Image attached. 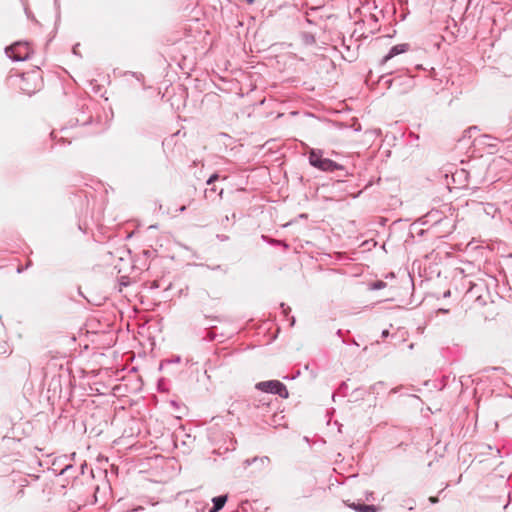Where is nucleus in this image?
Here are the masks:
<instances>
[{
    "label": "nucleus",
    "instance_id": "1",
    "mask_svg": "<svg viewBox=\"0 0 512 512\" xmlns=\"http://www.w3.org/2000/svg\"><path fill=\"white\" fill-rule=\"evenodd\" d=\"M19 89L26 95L31 96L40 91L43 87L42 71L39 67L33 66L30 70L20 75Z\"/></svg>",
    "mask_w": 512,
    "mask_h": 512
},
{
    "label": "nucleus",
    "instance_id": "2",
    "mask_svg": "<svg viewBox=\"0 0 512 512\" xmlns=\"http://www.w3.org/2000/svg\"><path fill=\"white\" fill-rule=\"evenodd\" d=\"M31 52L32 49L27 42H16L6 49V54L15 61L27 59Z\"/></svg>",
    "mask_w": 512,
    "mask_h": 512
},
{
    "label": "nucleus",
    "instance_id": "3",
    "mask_svg": "<svg viewBox=\"0 0 512 512\" xmlns=\"http://www.w3.org/2000/svg\"><path fill=\"white\" fill-rule=\"evenodd\" d=\"M309 162L312 166L322 171H334L338 168L337 163L328 158H324L320 152L315 150L309 153Z\"/></svg>",
    "mask_w": 512,
    "mask_h": 512
},
{
    "label": "nucleus",
    "instance_id": "4",
    "mask_svg": "<svg viewBox=\"0 0 512 512\" xmlns=\"http://www.w3.org/2000/svg\"><path fill=\"white\" fill-rule=\"evenodd\" d=\"M256 388L264 391L277 394L282 398L288 397V391L283 383L278 380L264 381L256 385Z\"/></svg>",
    "mask_w": 512,
    "mask_h": 512
},
{
    "label": "nucleus",
    "instance_id": "5",
    "mask_svg": "<svg viewBox=\"0 0 512 512\" xmlns=\"http://www.w3.org/2000/svg\"><path fill=\"white\" fill-rule=\"evenodd\" d=\"M408 50V44H399L391 48L389 53L383 58V63H386L394 56L404 53Z\"/></svg>",
    "mask_w": 512,
    "mask_h": 512
},
{
    "label": "nucleus",
    "instance_id": "6",
    "mask_svg": "<svg viewBox=\"0 0 512 512\" xmlns=\"http://www.w3.org/2000/svg\"><path fill=\"white\" fill-rule=\"evenodd\" d=\"M227 501V496H218L213 498L214 506L209 512H218L220 509L223 508Z\"/></svg>",
    "mask_w": 512,
    "mask_h": 512
},
{
    "label": "nucleus",
    "instance_id": "7",
    "mask_svg": "<svg viewBox=\"0 0 512 512\" xmlns=\"http://www.w3.org/2000/svg\"><path fill=\"white\" fill-rule=\"evenodd\" d=\"M354 509H356L357 511L359 512H375V509L373 506H370V505H358V506H354Z\"/></svg>",
    "mask_w": 512,
    "mask_h": 512
},
{
    "label": "nucleus",
    "instance_id": "8",
    "mask_svg": "<svg viewBox=\"0 0 512 512\" xmlns=\"http://www.w3.org/2000/svg\"><path fill=\"white\" fill-rule=\"evenodd\" d=\"M386 286V283L379 280V281H376L374 283L371 284V289L373 290H377V289H382Z\"/></svg>",
    "mask_w": 512,
    "mask_h": 512
},
{
    "label": "nucleus",
    "instance_id": "9",
    "mask_svg": "<svg viewBox=\"0 0 512 512\" xmlns=\"http://www.w3.org/2000/svg\"><path fill=\"white\" fill-rule=\"evenodd\" d=\"M253 461L254 462L260 461L262 464H269L270 463V459L268 457H266V456L260 457V458H254Z\"/></svg>",
    "mask_w": 512,
    "mask_h": 512
},
{
    "label": "nucleus",
    "instance_id": "10",
    "mask_svg": "<svg viewBox=\"0 0 512 512\" xmlns=\"http://www.w3.org/2000/svg\"><path fill=\"white\" fill-rule=\"evenodd\" d=\"M216 180H218V174H212L209 179L207 180V184L210 185L212 184L213 182H215Z\"/></svg>",
    "mask_w": 512,
    "mask_h": 512
},
{
    "label": "nucleus",
    "instance_id": "11",
    "mask_svg": "<svg viewBox=\"0 0 512 512\" xmlns=\"http://www.w3.org/2000/svg\"><path fill=\"white\" fill-rule=\"evenodd\" d=\"M429 501H430L431 503L435 504V503H437L439 500H438V498H437V497L431 496V497L429 498Z\"/></svg>",
    "mask_w": 512,
    "mask_h": 512
},
{
    "label": "nucleus",
    "instance_id": "12",
    "mask_svg": "<svg viewBox=\"0 0 512 512\" xmlns=\"http://www.w3.org/2000/svg\"><path fill=\"white\" fill-rule=\"evenodd\" d=\"M388 334H389L388 330H384V331L382 332V335H383L384 337L388 336Z\"/></svg>",
    "mask_w": 512,
    "mask_h": 512
},
{
    "label": "nucleus",
    "instance_id": "13",
    "mask_svg": "<svg viewBox=\"0 0 512 512\" xmlns=\"http://www.w3.org/2000/svg\"><path fill=\"white\" fill-rule=\"evenodd\" d=\"M179 210H180V212L185 211L186 210V206L185 205L181 206Z\"/></svg>",
    "mask_w": 512,
    "mask_h": 512
},
{
    "label": "nucleus",
    "instance_id": "14",
    "mask_svg": "<svg viewBox=\"0 0 512 512\" xmlns=\"http://www.w3.org/2000/svg\"><path fill=\"white\" fill-rule=\"evenodd\" d=\"M249 3H253L254 0H247Z\"/></svg>",
    "mask_w": 512,
    "mask_h": 512
}]
</instances>
